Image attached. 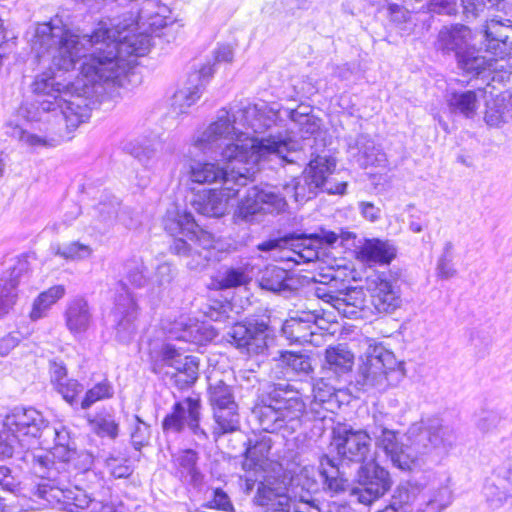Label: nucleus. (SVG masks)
I'll use <instances>...</instances> for the list:
<instances>
[{
	"mask_svg": "<svg viewBox=\"0 0 512 512\" xmlns=\"http://www.w3.org/2000/svg\"><path fill=\"white\" fill-rule=\"evenodd\" d=\"M264 512H290L292 497L285 486L274 487L270 482H260L253 499Z\"/></svg>",
	"mask_w": 512,
	"mask_h": 512,
	"instance_id": "25",
	"label": "nucleus"
},
{
	"mask_svg": "<svg viewBox=\"0 0 512 512\" xmlns=\"http://www.w3.org/2000/svg\"><path fill=\"white\" fill-rule=\"evenodd\" d=\"M354 365V354L346 345L330 346L325 351L326 374H334L337 378L348 376Z\"/></svg>",
	"mask_w": 512,
	"mask_h": 512,
	"instance_id": "30",
	"label": "nucleus"
},
{
	"mask_svg": "<svg viewBox=\"0 0 512 512\" xmlns=\"http://www.w3.org/2000/svg\"><path fill=\"white\" fill-rule=\"evenodd\" d=\"M290 117L292 121L297 122L301 126L303 134L313 135L319 130L317 120L308 112L301 113L297 110H292Z\"/></svg>",
	"mask_w": 512,
	"mask_h": 512,
	"instance_id": "57",
	"label": "nucleus"
},
{
	"mask_svg": "<svg viewBox=\"0 0 512 512\" xmlns=\"http://www.w3.org/2000/svg\"><path fill=\"white\" fill-rule=\"evenodd\" d=\"M163 226L174 237L170 251L184 257L188 269L201 271L208 266L214 254L215 237L200 227L191 212H167Z\"/></svg>",
	"mask_w": 512,
	"mask_h": 512,
	"instance_id": "5",
	"label": "nucleus"
},
{
	"mask_svg": "<svg viewBox=\"0 0 512 512\" xmlns=\"http://www.w3.org/2000/svg\"><path fill=\"white\" fill-rule=\"evenodd\" d=\"M113 29L100 23L83 41L96 46L85 55V44L57 14L48 22L37 26L33 49L39 60L48 58L58 70H73L77 62L80 75L75 82L63 83L57 74L48 70L37 75L32 83L35 105L38 111L54 113L60 118L68 132L74 131L90 117L92 106L107 92L108 86L121 85V77L133 68L135 59L146 55L151 47V36L146 32L136 33L138 23L132 21Z\"/></svg>",
	"mask_w": 512,
	"mask_h": 512,
	"instance_id": "1",
	"label": "nucleus"
},
{
	"mask_svg": "<svg viewBox=\"0 0 512 512\" xmlns=\"http://www.w3.org/2000/svg\"><path fill=\"white\" fill-rule=\"evenodd\" d=\"M507 105L503 99H493L486 103L484 119L488 125L496 126L504 122Z\"/></svg>",
	"mask_w": 512,
	"mask_h": 512,
	"instance_id": "51",
	"label": "nucleus"
},
{
	"mask_svg": "<svg viewBox=\"0 0 512 512\" xmlns=\"http://www.w3.org/2000/svg\"><path fill=\"white\" fill-rule=\"evenodd\" d=\"M177 276V268L169 262H163L158 265L155 272V284L159 291L158 296L162 298L166 290L169 289L173 280Z\"/></svg>",
	"mask_w": 512,
	"mask_h": 512,
	"instance_id": "49",
	"label": "nucleus"
},
{
	"mask_svg": "<svg viewBox=\"0 0 512 512\" xmlns=\"http://www.w3.org/2000/svg\"><path fill=\"white\" fill-rule=\"evenodd\" d=\"M216 63H206L198 71L189 75V86L177 91L173 96L174 107H179L180 113H186V109L192 106L202 95L215 73Z\"/></svg>",
	"mask_w": 512,
	"mask_h": 512,
	"instance_id": "23",
	"label": "nucleus"
},
{
	"mask_svg": "<svg viewBox=\"0 0 512 512\" xmlns=\"http://www.w3.org/2000/svg\"><path fill=\"white\" fill-rule=\"evenodd\" d=\"M363 363L359 367L356 382L363 390L385 391L404 376V363L396 359L394 353L382 343L367 339Z\"/></svg>",
	"mask_w": 512,
	"mask_h": 512,
	"instance_id": "7",
	"label": "nucleus"
},
{
	"mask_svg": "<svg viewBox=\"0 0 512 512\" xmlns=\"http://www.w3.org/2000/svg\"><path fill=\"white\" fill-rule=\"evenodd\" d=\"M336 310L346 318H366L369 307L366 305V295L363 289L348 288L344 291H340V298L338 299Z\"/></svg>",
	"mask_w": 512,
	"mask_h": 512,
	"instance_id": "29",
	"label": "nucleus"
},
{
	"mask_svg": "<svg viewBox=\"0 0 512 512\" xmlns=\"http://www.w3.org/2000/svg\"><path fill=\"white\" fill-rule=\"evenodd\" d=\"M91 254V247L79 241L64 243L59 245L56 250V255L72 261L87 259Z\"/></svg>",
	"mask_w": 512,
	"mask_h": 512,
	"instance_id": "48",
	"label": "nucleus"
},
{
	"mask_svg": "<svg viewBox=\"0 0 512 512\" xmlns=\"http://www.w3.org/2000/svg\"><path fill=\"white\" fill-rule=\"evenodd\" d=\"M471 30L463 24L444 26L438 33V46L444 53L454 52L460 69L478 78L480 50L470 44Z\"/></svg>",
	"mask_w": 512,
	"mask_h": 512,
	"instance_id": "10",
	"label": "nucleus"
},
{
	"mask_svg": "<svg viewBox=\"0 0 512 512\" xmlns=\"http://www.w3.org/2000/svg\"><path fill=\"white\" fill-rule=\"evenodd\" d=\"M451 503L447 485L420 487L410 483L400 485L389 505L378 512H441Z\"/></svg>",
	"mask_w": 512,
	"mask_h": 512,
	"instance_id": "8",
	"label": "nucleus"
},
{
	"mask_svg": "<svg viewBox=\"0 0 512 512\" xmlns=\"http://www.w3.org/2000/svg\"><path fill=\"white\" fill-rule=\"evenodd\" d=\"M447 101L452 112H459L466 118L476 113L477 95L473 90L453 91Z\"/></svg>",
	"mask_w": 512,
	"mask_h": 512,
	"instance_id": "41",
	"label": "nucleus"
},
{
	"mask_svg": "<svg viewBox=\"0 0 512 512\" xmlns=\"http://www.w3.org/2000/svg\"><path fill=\"white\" fill-rule=\"evenodd\" d=\"M202 506L207 509L234 512V506L229 495L220 487L213 489L212 498Z\"/></svg>",
	"mask_w": 512,
	"mask_h": 512,
	"instance_id": "54",
	"label": "nucleus"
},
{
	"mask_svg": "<svg viewBox=\"0 0 512 512\" xmlns=\"http://www.w3.org/2000/svg\"><path fill=\"white\" fill-rule=\"evenodd\" d=\"M356 481L361 487L359 501L366 505L383 496L392 485L389 471L372 458L357 467Z\"/></svg>",
	"mask_w": 512,
	"mask_h": 512,
	"instance_id": "15",
	"label": "nucleus"
},
{
	"mask_svg": "<svg viewBox=\"0 0 512 512\" xmlns=\"http://www.w3.org/2000/svg\"><path fill=\"white\" fill-rule=\"evenodd\" d=\"M65 291L63 285H55L40 293L33 302L30 318L33 321L43 318L51 306L65 295Z\"/></svg>",
	"mask_w": 512,
	"mask_h": 512,
	"instance_id": "37",
	"label": "nucleus"
},
{
	"mask_svg": "<svg viewBox=\"0 0 512 512\" xmlns=\"http://www.w3.org/2000/svg\"><path fill=\"white\" fill-rule=\"evenodd\" d=\"M70 456L67 460V468L72 466L78 471L86 472L91 469L94 463L93 454L85 449L78 450L75 448V454Z\"/></svg>",
	"mask_w": 512,
	"mask_h": 512,
	"instance_id": "56",
	"label": "nucleus"
},
{
	"mask_svg": "<svg viewBox=\"0 0 512 512\" xmlns=\"http://www.w3.org/2000/svg\"><path fill=\"white\" fill-rule=\"evenodd\" d=\"M131 155H133L138 161L146 168L151 167V163L156 155V150L150 145L138 146L132 143L127 146Z\"/></svg>",
	"mask_w": 512,
	"mask_h": 512,
	"instance_id": "58",
	"label": "nucleus"
},
{
	"mask_svg": "<svg viewBox=\"0 0 512 512\" xmlns=\"http://www.w3.org/2000/svg\"><path fill=\"white\" fill-rule=\"evenodd\" d=\"M358 150L356 161L362 168L369 166H383L386 155L380 145H377L368 134H360L355 141Z\"/></svg>",
	"mask_w": 512,
	"mask_h": 512,
	"instance_id": "31",
	"label": "nucleus"
},
{
	"mask_svg": "<svg viewBox=\"0 0 512 512\" xmlns=\"http://www.w3.org/2000/svg\"><path fill=\"white\" fill-rule=\"evenodd\" d=\"M20 272L13 267L0 277V318L8 314L16 302Z\"/></svg>",
	"mask_w": 512,
	"mask_h": 512,
	"instance_id": "33",
	"label": "nucleus"
},
{
	"mask_svg": "<svg viewBox=\"0 0 512 512\" xmlns=\"http://www.w3.org/2000/svg\"><path fill=\"white\" fill-rule=\"evenodd\" d=\"M48 423L42 413L33 407H15L6 415L3 426L28 443L29 439L42 437Z\"/></svg>",
	"mask_w": 512,
	"mask_h": 512,
	"instance_id": "18",
	"label": "nucleus"
},
{
	"mask_svg": "<svg viewBox=\"0 0 512 512\" xmlns=\"http://www.w3.org/2000/svg\"><path fill=\"white\" fill-rule=\"evenodd\" d=\"M316 311H296L281 327L283 336L292 343H310L318 328Z\"/></svg>",
	"mask_w": 512,
	"mask_h": 512,
	"instance_id": "24",
	"label": "nucleus"
},
{
	"mask_svg": "<svg viewBox=\"0 0 512 512\" xmlns=\"http://www.w3.org/2000/svg\"><path fill=\"white\" fill-rule=\"evenodd\" d=\"M29 443L25 439L18 438L8 428L0 431V459L13 458L15 460H22V453H24Z\"/></svg>",
	"mask_w": 512,
	"mask_h": 512,
	"instance_id": "38",
	"label": "nucleus"
},
{
	"mask_svg": "<svg viewBox=\"0 0 512 512\" xmlns=\"http://www.w3.org/2000/svg\"><path fill=\"white\" fill-rule=\"evenodd\" d=\"M88 423L92 431L100 438L115 440L119 435L120 426L114 414L98 413L94 417L88 418Z\"/></svg>",
	"mask_w": 512,
	"mask_h": 512,
	"instance_id": "39",
	"label": "nucleus"
},
{
	"mask_svg": "<svg viewBox=\"0 0 512 512\" xmlns=\"http://www.w3.org/2000/svg\"><path fill=\"white\" fill-rule=\"evenodd\" d=\"M370 304L378 315L393 314L402 306V292L399 280L390 273H381L369 288Z\"/></svg>",
	"mask_w": 512,
	"mask_h": 512,
	"instance_id": "16",
	"label": "nucleus"
},
{
	"mask_svg": "<svg viewBox=\"0 0 512 512\" xmlns=\"http://www.w3.org/2000/svg\"><path fill=\"white\" fill-rule=\"evenodd\" d=\"M291 497L295 512H320L317 500L313 498L308 490L301 488L298 495L294 492Z\"/></svg>",
	"mask_w": 512,
	"mask_h": 512,
	"instance_id": "53",
	"label": "nucleus"
},
{
	"mask_svg": "<svg viewBox=\"0 0 512 512\" xmlns=\"http://www.w3.org/2000/svg\"><path fill=\"white\" fill-rule=\"evenodd\" d=\"M199 460L198 453L191 449H184L175 457L177 473L181 479L196 485L202 481V474L197 466Z\"/></svg>",
	"mask_w": 512,
	"mask_h": 512,
	"instance_id": "35",
	"label": "nucleus"
},
{
	"mask_svg": "<svg viewBox=\"0 0 512 512\" xmlns=\"http://www.w3.org/2000/svg\"><path fill=\"white\" fill-rule=\"evenodd\" d=\"M285 239L293 247V252L299 259L298 263L314 262L320 257L323 244L333 245L338 240V235L331 231H322L320 234H306L292 232L285 235Z\"/></svg>",
	"mask_w": 512,
	"mask_h": 512,
	"instance_id": "22",
	"label": "nucleus"
},
{
	"mask_svg": "<svg viewBox=\"0 0 512 512\" xmlns=\"http://www.w3.org/2000/svg\"><path fill=\"white\" fill-rule=\"evenodd\" d=\"M280 361L297 375L308 376L313 371L310 356L301 352L283 351Z\"/></svg>",
	"mask_w": 512,
	"mask_h": 512,
	"instance_id": "43",
	"label": "nucleus"
},
{
	"mask_svg": "<svg viewBox=\"0 0 512 512\" xmlns=\"http://www.w3.org/2000/svg\"><path fill=\"white\" fill-rule=\"evenodd\" d=\"M431 10L438 14L452 15L455 12L453 0H430Z\"/></svg>",
	"mask_w": 512,
	"mask_h": 512,
	"instance_id": "64",
	"label": "nucleus"
},
{
	"mask_svg": "<svg viewBox=\"0 0 512 512\" xmlns=\"http://www.w3.org/2000/svg\"><path fill=\"white\" fill-rule=\"evenodd\" d=\"M213 417L218 429V431H215V434L232 433L240 427L238 404L215 408L213 410Z\"/></svg>",
	"mask_w": 512,
	"mask_h": 512,
	"instance_id": "40",
	"label": "nucleus"
},
{
	"mask_svg": "<svg viewBox=\"0 0 512 512\" xmlns=\"http://www.w3.org/2000/svg\"><path fill=\"white\" fill-rule=\"evenodd\" d=\"M151 370L159 373L165 366L175 370L169 378L179 390L192 387L199 376V358L192 355L183 356L179 349L170 343L151 346L149 349Z\"/></svg>",
	"mask_w": 512,
	"mask_h": 512,
	"instance_id": "9",
	"label": "nucleus"
},
{
	"mask_svg": "<svg viewBox=\"0 0 512 512\" xmlns=\"http://www.w3.org/2000/svg\"><path fill=\"white\" fill-rule=\"evenodd\" d=\"M453 258V244L448 241L445 243L443 253L437 263V275L440 278L449 279L454 275Z\"/></svg>",
	"mask_w": 512,
	"mask_h": 512,
	"instance_id": "52",
	"label": "nucleus"
},
{
	"mask_svg": "<svg viewBox=\"0 0 512 512\" xmlns=\"http://www.w3.org/2000/svg\"><path fill=\"white\" fill-rule=\"evenodd\" d=\"M359 211L363 218L370 222H376L381 218V209L372 202H359Z\"/></svg>",
	"mask_w": 512,
	"mask_h": 512,
	"instance_id": "63",
	"label": "nucleus"
},
{
	"mask_svg": "<svg viewBox=\"0 0 512 512\" xmlns=\"http://www.w3.org/2000/svg\"><path fill=\"white\" fill-rule=\"evenodd\" d=\"M162 325L170 338L197 346L207 345L218 335L216 329L211 324L183 315L171 323L165 324L163 322Z\"/></svg>",
	"mask_w": 512,
	"mask_h": 512,
	"instance_id": "20",
	"label": "nucleus"
},
{
	"mask_svg": "<svg viewBox=\"0 0 512 512\" xmlns=\"http://www.w3.org/2000/svg\"><path fill=\"white\" fill-rule=\"evenodd\" d=\"M319 156L312 159L303 174L283 186V192L253 186L238 203L233 219L238 225L261 222L265 214L278 215L287 210V198L297 203L306 202L320 193Z\"/></svg>",
	"mask_w": 512,
	"mask_h": 512,
	"instance_id": "4",
	"label": "nucleus"
},
{
	"mask_svg": "<svg viewBox=\"0 0 512 512\" xmlns=\"http://www.w3.org/2000/svg\"><path fill=\"white\" fill-rule=\"evenodd\" d=\"M305 409L306 404L299 391L290 384L277 383L258 397L252 413L263 431L292 433L301 426Z\"/></svg>",
	"mask_w": 512,
	"mask_h": 512,
	"instance_id": "6",
	"label": "nucleus"
},
{
	"mask_svg": "<svg viewBox=\"0 0 512 512\" xmlns=\"http://www.w3.org/2000/svg\"><path fill=\"white\" fill-rule=\"evenodd\" d=\"M201 410L202 403L199 397L188 396L175 401L162 419L163 433L178 435L187 429L198 441H208V433L201 427Z\"/></svg>",
	"mask_w": 512,
	"mask_h": 512,
	"instance_id": "11",
	"label": "nucleus"
},
{
	"mask_svg": "<svg viewBox=\"0 0 512 512\" xmlns=\"http://www.w3.org/2000/svg\"><path fill=\"white\" fill-rule=\"evenodd\" d=\"M255 281L261 290L286 298L294 295L301 286L300 277L294 271L273 264L259 269Z\"/></svg>",
	"mask_w": 512,
	"mask_h": 512,
	"instance_id": "19",
	"label": "nucleus"
},
{
	"mask_svg": "<svg viewBox=\"0 0 512 512\" xmlns=\"http://www.w3.org/2000/svg\"><path fill=\"white\" fill-rule=\"evenodd\" d=\"M222 109L211 123L189 146L187 157L190 179L198 184L221 183L244 187L258 172V163L271 156L281 160L295 150L296 143L281 132L262 137H249L235 124L263 133L273 120L265 117L257 105L239 108L232 115Z\"/></svg>",
	"mask_w": 512,
	"mask_h": 512,
	"instance_id": "3",
	"label": "nucleus"
},
{
	"mask_svg": "<svg viewBox=\"0 0 512 512\" xmlns=\"http://www.w3.org/2000/svg\"><path fill=\"white\" fill-rule=\"evenodd\" d=\"M113 394L114 389L112 384L107 379H103L85 392L80 401V409L88 410L96 402L112 398Z\"/></svg>",
	"mask_w": 512,
	"mask_h": 512,
	"instance_id": "45",
	"label": "nucleus"
},
{
	"mask_svg": "<svg viewBox=\"0 0 512 512\" xmlns=\"http://www.w3.org/2000/svg\"><path fill=\"white\" fill-rule=\"evenodd\" d=\"M64 318L68 330L73 335L86 332L93 321V315L88 301L82 296H77L70 300L67 303Z\"/></svg>",
	"mask_w": 512,
	"mask_h": 512,
	"instance_id": "26",
	"label": "nucleus"
},
{
	"mask_svg": "<svg viewBox=\"0 0 512 512\" xmlns=\"http://www.w3.org/2000/svg\"><path fill=\"white\" fill-rule=\"evenodd\" d=\"M130 441L136 451H141L149 445L151 438V426L138 415H133L129 423Z\"/></svg>",
	"mask_w": 512,
	"mask_h": 512,
	"instance_id": "44",
	"label": "nucleus"
},
{
	"mask_svg": "<svg viewBox=\"0 0 512 512\" xmlns=\"http://www.w3.org/2000/svg\"><path fill=\"white\" fill-rule=\"evenodd\" d=\"M22 338L19 331H13L3 336L0 339V356H7L12 349L19 345Z\"/></svg>",
	"mask_w": 512,
	"mask_h": 512,
	"instance_id": "62",
	"label": "nucleus"
},
{
	"mask_svg": "<svg viewBox=\"0 0 512 512\" xmlns=\"http://www.w3.org/2000/svg\"><path fill=\"white\" fill-rule=\"evenodd\" d=\"M34 495L45 500L48 505L67 512H82L92 502L84 490L78 487L67 488L65 484L54 487L36 486Z\"/></svg>",
	"mask_w": 512,
	"mask_h": 512,
	"instance_id": "17",
	"label": "nucleus"
},
{
	"mask_svg": "<svg viewBox=\"0 0 512 512\" xmlns=\"http://www.w3.org/2000/svg\"><path fill=\"white\" fill-rule=\"evenodd\" d=\"M117 223L121 224L125 228H133L138 224V220L135 218L134 210L129 206H124L119 201V208H117Z\"/></svg>",
	"mask_w": 512,
	"mask_h": 512,
	"instance_id": "61",
	"label": "nucleus"
},
{
	"mask_svg": "<svg viewBox=\"0 0 512 512\" xmlns=\"http://www.w3.org/2000/svg\"><path fill=\"white\" fill-rule=\"evenodd\" d=\"M20 482L12 475L10 468L0 466V488L9 493H16L19 491Z\"/></svg>",
	"mask_w": 512,
	"mask_h": 512,
	"instance_id": "60",
	"label": "nucleus"
},
{
	"mask_svg": "<svg viewBox=\"0 0 512 512\" xmlns=\"http://www.w3.org/2000/svg\"><path fill=\"white\" fill-rule=\"evenodd\" d=\"M43 435L53 436L54 446L50 451L58 456V459H62L67 463V460L71 457L70 455L75 454V440L66 426L62 424L50 426L48 424Z\"/></svg>",
	"mask_w": 512,
	"mask_h": 512,
	"instance_id": "34",
	"label": "nucleus"
},
{
	"mask_svg": "<svg viewBox=\"0 0 512 512\" xmlns=\"http://www.w3.org/2000/svg\"><path fill=\"white\" fill-rule=\"evenodd\" d=\"M240 188L226 180L219 189H208L195 195L191 205L202 216L220 218L227 212L229 200L238 196Z\"/></svg>",
	"mask_w": 512,
	"mask_h": 512,
	"instance_id": "21",
	"label": "nucleus"
},
{
	"mask_svg": "<svg viewBox=\"0 0 512 512\" xmlns=\"http://www.w3.org/2000/svg\"><path fill=\"white\" fill-rule=\"evenodd\" d=\"M313 396L314 403L313 405H322L327 402H330L333 397H335L336 388L329 382H327L324 378L317 380L313 384Z\"/></svg>",
	"mask_w": 512,
	"mask_h": 512,
	"instance_id": "55",
	"label": "nucleus"
},
{
	"mask_svg": "<svg viewBox=\"0 0 512 512\" xmlns=\"http://www.w3.org/2000/svg\"><path fill=\"white\" fill-rule=\"evenodd\" d=\"M53 388L73 410H80L79 394L84 390L83 384L76 379L68 378Z\"/></svg>",
	"mask_w": 512,
	"mask_h": 512,
	"instance_id": "46",
	"label": "nucleus"
},
{
	"mask_svg": "<svg viewBox=\"0 0 512 512\" xmlns=\"http://www.w3.org/2000/svg\"><path fill=\"white\" fill-rule=\"evenodd\" d=\"M21 462L36 477L47 481L37 486L54 487L63 485L69 480L67 463L58 459V456L50 450H30L28 446L26 451L22 453Z\"/></svg>",
	"mask_w": 512,
	"mask_h": 512,
	"instance_id": "13",
	"label": "nucleus"
},
{
	"mask_svg": "<svg viewBox=\"0 0 512 512\" xmlns=\"http://www.w3.org/2000/svg\"><path fill=\"white\" fill-rule=\"evenodd\" d=\"M358 258L369 264L389 265L396 257L397 249L388 240L365 239L359 247Z\"/></svg>",
	"mask_w": 512,
	"mask_h": 512,
	"instance_id": "27",
	"label": "nucleus"
},
{
	"mask_svg": "<svg viewBox=\"0 0 512 512\" xmlns=\"http://www.w3.org/2000/svg\"><path fill=\"white\" fill-rule=\"evenodd\" d=\"M336 163L330 157L319 156V178L322 181L320 185V192H325L329 195H344L347 191L348 183L345 181H335L330 175L335 169Z\"/></svg>",
	"mask_w": 512,
	"mask_h": 512,
	"instance_id": "36",
	"label": "nucleus"
},
{
	"mask_svg": "<svg viewBox=\"0 0 512 512\" xmlns=\"http://www.w3.org/2000/svg\"><path fill=\"white\" fill-rule=\"evenodd\" d=\"M207 394L209 403L213 410H215V408L237 404L232 386L226 384L222 380L210 383L207 389Z\"/></svg>",
	"mask_w": 512,
	"mask_h": 512,
	"instance_id": "42",
	"label": "nucleus"
},
{
	"mask_svg": "<svg viewBox=\"0 0 512 512\" xmlns=\"http://www.w3.org/2000/svg\"><path fill=\"white\" fill-rule=\"evenodd\" d=\"M117 208H119V199L109 193L101 196L97 205L92 209V226L99 233L108 232L117 224Z\"/></svg>",
	"mask_w": 512,
	"mask_h": 512,
	"instance_id": "28",
	"label": "nucleus"
},
{
	"mask_svg": "<svg viewBox=\"0 0 512 512\" xmlns=\"http://www.w3.org/2000/svg\"><path fill=\"white\" fill-rule=\"evenodd\" d=\"M124 275L126 280L136 288H142L148 281L147 268L140 258L133 257L127 260L124 265Z\"/></svg>",
	"mask_w": 512,
	"mask_h": 512,
	"instance_id": "47",
	"label": "nucleus"
},
{
	"mask_svg": "<svg viewBox=\"0 0 512 512\" xmlns=\"http://www.w3.org/2000/svg\"><path fill=\"white\" fill-rule=\"evenodd\" d=\"M274 330L261 319L235 323L226 333L225 339L242 353L264 354L273 340Z\"/></svg>",
	"mask_w": 512,
	"mask_h": 512,
	"instance_id": "12",
	"label": "nucleus"
},
{
	"mask_svg": "<svg viewBox=\"0 0 512 512\" xmlns=\"http://www.w3.org/2000/svg\"><path fill=\"white\" fill-rule=\"evenodd\" d=\"M49 374L52 386L68 379V370L65 363L60 359H52L49 361Z\"/></svg>",
	"mask_w": 512,
	"mask_h": 512,
	"instance_id": "59",
	"label": "nucleus"
},
{
	"mask_svg": "<svg viewBox=\"0 0 512 512\" xmlns=\"http://www.w3.org/2000/svg\"><path fill=\"white\" fill-rule=\"evenodd\" d=\"M271 448L272 443L270 438L248 439L244 451L242 468L245 471H253L262 468L263 464L268 459Z\"/></svg>",
	"mask_w": 512,
	"mask_h": 512,
	"instance_id": "32",
	"label": "nucleus"
},
{
	"mask_svg": "<svg viewBox=\"0 0 512 512\" xmlns=\"http://www.w3.org/2000/svg\"><path fill=\"white\" fill-rule=\"evenodd\" d=\"M249 277L242 268H228L218 281L221 289H230L247 284Z\"/></svg>",
	"mask_w": 512,
	"mask_h": 512,
	"instance_id": "50",
	"label": "nucleus"
},
{
	"mask_svg": "<svg viewBox=\"0 0 512 512\" xmlns=\"http://www.w3.org/2000/svg\"><path fill=\"white\" fill-rule=\"evenodd\" d=\"M137 303L127 285L121 281L114 298L112 317L114 322L115 338L124 345H128L136 335Z\"/></svg>",
	"mask_w": 512,
	"mask_h": 512,
	"instance_id": "14",
	"label": "nucleus"
},
{
	"mask_svg": "<svg viewBox=\"0 0 512 512\" xmlns=\"http://www.w3.org/2000/svg\"><path fill=\"white\" fill-rule=\"evenodd\" d=\"M391 420L389 414L376 412L372 423L364 429H355L346 423H337L333 427L331 446L335 448L337 458L323 455L318 467L326 489L332 492L345 490L348 480L344 478V468L358 467L371 459L372 439L394 468L409 473L439 464L455 444L453 428L439 417L412 424L406 433V443L402 442L399 431L390 428Z\"/></svg>",
	"mask_w": 512,
	"mask_h": 512,
	"instance_id": "2",
	"label": "nucleus"
}]
</instances>
